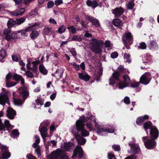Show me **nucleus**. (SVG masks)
Segmentation results:
<instances>
[{
	"label": "nucleus",
	"mask_w": 159,
	"mask_h": 159,
	"mask_svg": "<svg viewBox=\"0 0 159 159\" xmlns=\"http://www.w3.org/2000/svg\"><path fill=\"white\" fill-rule=\"evenodd\" d=\"M91 41L92 44L91 50L92 52L96 54H101L102 49L104 44L103 41L102 40L93 39Z\"/></svg>",
	"instance_id": "1"
},
{
	"label": "nucleus",
	"mask_w": 159,
	"mask_h": 159,
	"mask_svg": "<svg viewBox=\"0 0 159 159\" xmlns=\"http://www.w3.org/2000/svg\"><path fill=\"white\" fill-rule=\"evenodd\" d=\"M123 81H120L118 84V87L120 89H123L124 88L129 86L131 83L130 78L128 75H125L123 76Z\"/></svg>",
	"instance_id": "2"
},
{
	"label": "nucleus",
	"mask_w": 159,
	"mask_h": 159,
	"mask_svg": "<svg viewBox=\"0 0 159 159\" xmlns=\"http://www.w3.org/2000/svg\"><path fill=\"white\" fill-rule=\"evenodd\" d=\"M52 154H53L55 159H68V157L65 152L59 149L52 152Z\"/></svg>",
	"instance_id": "3"
},
{
	"label": "nucleus",
	"mask_w": 159,
	"mask_h": 159,
	"mask_svg": "<svg viewBox=\"0 0 159 159\" xmlns=\"http://www.w3.org/2000/svg\"><path fill=\"white\" fill-rule=\"evenodd\" d=\"M152 79L151 74L149 72H146L140 77L139 83L147 85L150 83Z\"/></svg>",
	"instance_id": "4"
},
{
	"label": "nucleus",
	"mask_w": 159,
	"mask_h": 159,
	"mask_svg": "<svg viewBox=\"0 0 159 159\" xmlns=\"http://www.w3.org/2000/svg\"><path fill=\"white\" fill-rule=\"evenodd\" d=\"M120 74L119 72L115 71L112 74L111 77L110 78L109 80V84L113 86L116 81H120Z\"/></svg>",
	"instance_id": "5"
},
{
	"label": "nucleus",
	"mask_w": 159,
	"mask_h": 159,
	"mask_svg": "<svg viewBox=\"0 0 159 159\" xmlns=\"http://www.w3.org/2000/svg\"><path fill=\"white\" fill-rule=\"evenodd\" d=\"M155 139H147L144 142L145 148L148 149H152L154 148L157 145V142Z\"/></svg>",
	"instance_id": "6"
},
{
	"label": "nucleus",
	"mask_w": 159,
	"mask_h": 159,
	"mask_svg": "<svg viewBox=\"0 0 159 159\" xmlns=\"http://www.w3.org/2000/svg\"><path fill=\"white\" fill-rule=\"evenodd\" d=\"M11 125L10 124L9 121L7 120H6L4 121V124H3L1 119L0 118V131H2L1 133H3L2 131H5L6 129L8 130L11 129Z\"/></svg>",
	"instance_id": "7"
},
{
	"label": "nucleus",
	"mask_w": 159,
	"mask_h": 159,
	"mask_svg": "<svg viewBox=\"0 0 159 159\" xmlns=\"http://www.w3.org/2000/svg\"><path fill=\"white\" fill-rule=\"evenodd\" d=\"M122 40L124 44H131L132 40V36L130 32L125 33L122 37Z\"/></svg>",
	"instance_id": "8"
},
{
	"label": "nucleus",
	"mask_w": 159,
	"mask_h": 159,
	"mask_svg": "<svg viewBox=\"0 0 159 159\" xmlns=\"http://www.w3.org/2000/svg\"><path fill=\"white\" fill-rule=\"evenodd\" d=\"M83 156V151L82 148L81 147H76L74 151L73 155L71 157L73 158L74 157H75L81 158Z\"/></svg>",
	"instance_id": "9"
},
{
	"label": "nucleus",
	"mask_w": 159,
	"mask_h": 159,
	"mask_svg": "<svg viewBox=\"0 0 159 159\" xmlns=\"http://www.w3.org/2000/svg\"><path fill=\"white\" fill-rule=\"evenodd\" d=\"M111 11L115 17L117 18L120 17L125 11L124 9L121 7H116L115 9L111 10Z\"/></svg>",
	"instance_id": "10"
},
{
	"label": "nucleus",
	"mask_w": 159,
	"mask_h": 159,
	"mask_svg": "<svg viewBox=\"0 0 159 159\" xmlns=\"http://www.w3.org/2000/svg\"><path fill=\"white\" fill-rule=\"evenodd\" d=\"M150 138L156 140L159 137V131L155 126H153L150 131Z\"/></svg>",
	"instance_id": "11"
},
{
	"label": "nucleus",
	"mask_w": 159,
	"mask_h": 159,
	"mask_svg": "<svg viewBox=\"0 0 159 159\" xmlns=\"http://www.w3.org/2000/svg\"><path fill=\"white\" fill-rule=\"evenodd\" d=\"M39 25V24L35 23L34 25L28 27L24 30H19L20 33H21V34L23 37H27L28 35V32L32 28L35 27V28L34 29H35L36 27L37 26H38Z\"/></svg>",
	"instance_id": "12"
},
{
	"label": "nucleus",
	"mask_w": 159,
	"mask_h": 159,
	"mask_svg": "<svg viewBox=\"0 0 159 159\" xmlns=\"http://www.w3.org/2000/svg\"><path fill=\"white\" fill-rule=\"evenodd\" d=\"M86 19L87 20L92 23V25H94L96 27H98L100 26L99 20L91 16L87 15L86 16Z\"/></svg>",
	"instance_id": "13"
},
{
	"label": "nucleus",
	"mask_w": 159,
	"mask_h": 159,
	"mask_svg": "<svg viewBox=\"0 0 159 159\" xmlns=\"http://www.w3.org/2000/svg\"><path fill=\"white\" fill-rule=\"evenodd\" d=\"M6 103L9 105L10 104L8 96L4 94L3 95L0 93V104L4 106Z\"/></svg>",
	"instance_id": "14"
},
{
	"label": "nucleus",
	"mask_w": 159,
	"mask_h": 159,
	"mask_svg": "<svg viewBox=\"0 0 159 159\" xmlns=\"http://www.w3.org/2000/svg\"><path fill=\"white\" fill-rule=\"evenodd\" d=\"M16 115V112L12 108H9L7 110V116L10 119H13Z\"/></svg>",
	"instance_id": "15"
},
{
	"label": "nucleus",
	"mask_w": 159,
	"mask_h": 159,
	"mask_svg": "<svg viewBox=\"0 0 159 159\" xmlns=\"http://www.w3.org/2000/svg\"><path fill=\"white\" fill-rule=\"evenodd\" d=\"M149 119V116L148 115L139 116L136 119V124L138 125L141 126L144 121L148 120Z\"/></svg>",
	"instance_id": "16"
},
{
	"label": "nucleus",
	"mask_w": 159,
	"mask_h": 159,
	"mask_svg": "<svg viewBox=\"0 0 159 159\" xmlns=\"http://www.w3.org/2000/svg\"><path fill=\"white\" fill-rule=\"evenodd\" d=\"M24 8L19 7L15 11L11 12V14L13 16H17L19 15H21L23 14L25 11Z\"/></svg>",
	"instance_id": "17"
},
{
	"label": "nucleus",
	"mask_w": 159,
	"mask_h": 159,
	"mask_svg": "<svg viewBox=\"0 0 159 159\" xmlns=\"http://www.w3.org/2000/svg\"><path fill=\"white\" fill-rule=\"evenodd\" d=\"M19 33H20L19 31L13 32L11 33L9 36H5V39L8 41H11V39H17L19 38L17 34Z\"/></svg>",
	"instance_id": "18"
},
{
	"label": "nucleus",
	"mask_w": 159,
	"mask_h": 159,
	"mask_svg": "<svg viewBox=\"0 0 159 159\" xmlns=\"http://www.w3.org/2000/svg\"><path fill=\"white\" fill-rule=\"evenodd\" d=\"M143 128L146 131L147 133H148L147 129H149L151 130L154 126H153L152 122L150 121H146L144 123L143 125Z\"/></svg>",
	"instance_id": "19"
},
{
	"label": "nucleus",
	"mask_w": 159,
	"mask_h": 159,
	"mask_svg": "<svg viewBox=\"0 0 159 159\" xmlns=\"http://www.w3.org/2000/svg\"><path fill=\"white\" fill-rule=\"evenodd\" d=\"M130 146L131 147V151L133 154H137L139 152L140 149L138 145L134 144L130 145Z\"/></svg>",
	"instance_id": "20"
},
{
	"label": "nucleus",
	"mask_w": 159,
	"mask_h": 159,
	"mask_svg": "<svg viewBox=\"0 0 159 159\" xmlns=\"http://www.w3.org/2000/svg\"><path fill=\"white\" fill-rule=\"evenodd\" d=\"M86 3L88 7H91L94 9L98 5L97 1L95 0H93V1H91L90 0H88L86 1Z\"/></svg>",
	"instance_id": "21"
},
{
	"label": "nucleus",
	"mask_w": 159,
	"mask_h": 159,
	"mask_svg": "<svg viewBox=\"0 0 159 159\" xmlns=\"http://www.w3.org/2000/svg\"><path fill=\"white\" fill-rule=\"evenodd\" d=\"M112 23L114 25L118 27L119 29H121V26L123 25V23L120 19L118 18L114 19L113 20Z\"/></svg>",
	"instance_id": "22"
},
{
	"label": "nucleus",
	"mask_w": 159,
	"mask_h": 159,
	"mask_svg": "<svg viewBox=\"0 0 159 159\" xmlns=\"http://www.w3.org/2000/svg\"><path fill=\"white\" fill-rule=\"evenodd\" d=\"M158 44L156 41L151 40L148 44L149 48L152 50H154L158 48Z\"/></svg>",
	"instance_id": "23"
},
{
	"label": "nucleus",
	"mask_w": 159,
	"mask_h": 159,
	"mask_svg": "<svg viewBox=\"0 0 159 159\" xmlns=\"http://www.w3.org/2000/svg\"><path fill=\"white\" fill-rule=\"evenodd\" d=\"M7 56L6 50L2 49L0 50V61L4 62V60L3 59Z\"/></svg>",
	"instance_id": "24"
},
{
	"label": "nucleus",
	"mask_w": 159,
	"mask_h": 159,
	"mask_svg": "<svg viewBox=\"0 0 159 159\" xmlns=\"http://www.w3.org/2000/svg\"><path fill=\"white\" fill-rule=\"evenodd\" d=\"M75 126L77 132L79 133L80 131L84 128L85 125L76 121L75 123Z\"/></svg>",
	"instance_id": "25"
},
{
	"label": "nucleus",
	"mask_w": 159,
	"mask_h": 159,
	"mask_svg": "<svg viewBox=\"0 0 159 159\" xmlns=\"http://www.w3.org/2000/svg\"><path fill=\"white\" fill-rule=\"evenodd\" d=\"M47 130L46 127H43L41 129L40 131L42 137L44 140L47 136Z\"/></svg>",
	"instance_id": "26"
},
{
	"label": "nucleus",
	"mask_w": 159,
	"mask_h": 159,
	"mask_svg": "<svg viewBox=\"0 0 159 159\" xmlns=\"http://www.w3.org/2000/svg\"><path fill=\"white\" fill-rule=\"evenodd\" d=\"M79 78L81 80H84L85 81H88L90 78L89 75L87 74L84 75L82 73H79L78 74Z\"/></svg>",
	"instance_id": "27"
},
{
	"label": "nucleus",
	"mask_w": 159,
	"mask_h": 159,
	"mask_svg": "<svg viewBox=\"0 0 159 159\" xmlns=\"http://www.w3.org/2000/svg\"><path fill=\"white\" fill-rule=\"evenodd\" d=\"M91 120V118L89 117H88L87 119L85 116L83 115L81 117H80L79 120H77L76 121L79 122L81 123L84 124L86 121L89 120L90 121V120Z\"/></svg>",
	"instance_id": "28"
},
{
	"label": "nucleus",
	"mask_w": 159,
	"mask_h": 159,
	"mask_svg": "<svg viewBox=\"0 0 159 159\" xmlns=\"http://www.w3.org/2000/svg\"><path fill=\"white\" fill-rule=\"evenodd\" d=\"M39 69L40 72L43 75H46L48 74V71L43 64L39 65Z\"/></svg>",
	"instance_id": "29"
},
{
	"label": "nucleus",
	"mask_w": 159,
	"mask_h": 159,
	"mask_svg": "<svg viewBox=\"0 0 159 159\" xmlns=\"http://www.w3.org/2000/svg\"><path fill=\"white\" fill-rule=\"evenodd\" d=\"M94 122L95 123V127L97 129V133L98 134H101V133L102 132H103V131H102L101 129H104V128L102 127H101V126H100L98 123H97L96 122V120H94Z\"/></svg>",
	"instance_id": "30"
},
{
	"label": "nucleus",
	"mask_w": 159,
	"mask_h": 159,
	"mask_svg": "<svg viewBox=\"0 0 159 159\" xmlns=\"http://www.w3.org/2000/svg\"><path fill=\"white\" fill-rule=\"evenodd\" d=\"M99 71L95 74L94 76V79L97 81H98L99 80L101 76L102 75V68H100Z\"/></svg>",
	"instance_id": "31"
},
{
	"label": "nucleus",
	"mask_w": 159,
	"mask_h": 159,
	"mask_svg": "<svg viewBox=\"0 0 159 159\" xmlns=\"http://www.w3.org/2000/svg\"><path fill=\"white\" fill-rule=\"evenodd\" d=\"M15 25H16V20L12 19H9L7 23V26L9 29L11 28Z\"/></svg>",
	"instance_id": "32"
},
{
	"label": "nucleus",
	"mask_w": 159,
	"mask_h": 159,
	"mask_svg": "<svg viewBox=\"0 0 159 159\" xmlns=\"http://www.w3.org/2000/svg\"><path fill=\"white\" fill-rule=\"evenodd\" d=\"M39 34L38 31L35 30L32 31L30 34V37L31 39L33 40L36 38Z\"/></svg>",
	"instance_id": "33"
},
{
	"label": "nucleus",
	"mask_w": 159,
	"mask_h": 159,
	"mask_svg": "<svg viewBox=\"0 0 159 159\" xmlns=\"http://www.w3.org/2000/svg\"><path fill=\"white\" fill-rule=\"evenodd\" d=\"M19 134L18 130L17 129L13 130L11 133V136L12 138H14L18 136Z\"/></svg>",
	"instance_id": "34"
},
{
	"label": "nucleus",
	"mask_w": 159,
	"mask_h": 159,
	"mask_svg": "<svg viewBox=\"0 0 159 159\" xmlns=\"http://www.w3.org/2000/svg\"><path fill=\"white\" fill-rule=\"evenodd\" d=\"M18 83V82H16L12 81L9 82L7 81L6 82V87L7 88L13 87L16 85Z\"/></svg>",
	"instance_id": "35"
},
{
	"label": "nucleus",
	"mask_w": 159,
	"mask_h": 159,
	"mask_svg": "<svg viewBox=\"0 0 159 159\" xmlns=\"http://www.w3.org/2000/svg\"><path fill=\"white\" fill-rule=\"evenodd\" d=\"M25 20V18L22 17L16 20V25H19L23 23Z\"/></svg>",
	"instance_id": "36"
},
{
	"label": "nucleus",
	"mask_w": 159,
	"mask_h": 159,
	"mask_svg": "<svg viewBox=\"0 0 159 159\" xmlns=\"http://www.w3.org/2000/svg\"><path fill=\"white\" fill-rule=\"evenodd\" d=\"M127 4H126L127 9L129 10H132L133 9L134 6V2L128 1L127 2Z\"/></svg>",
	"instance_id": "37"
},
{
	"label": "nucleus",
	"mask_w": 159,
	"mask_h": 159,
	"mask_svg": "<svg viewBox=\"0 0 159 159\" xmlns=\"http://www.w3.org/2000/svg\"><path fill=\"white\" fill-rule=\"evenodd\" d=\"M130 57V55L129 54L125 53L124 54V58L126 59V62L129 63H130L131 62Z\"/></svg>",
	"instance_id": "38"
},
{
	"label": "nucleus",
	"mask_w": 159,
	"mask_h": 159,
	"mask_svg": "<svg viewBox=\"0 0 159 159\" xmlns=\"http://www.w3.org/2000/svg\"><path fill=\"white\" fill-rule=\"evenodd\" d=\"M11 156V153L10 152L3 153H2V158L0 157V159H7Z\"/></svg>",
	"instance_id": "39"
},
{
	"label": "nucleus",
	"mask_w": 159,
	"mask_h": 159,
	"mask_svg": "<svg viewBox=\"0 0 159 159\" xmlns=\"http://www.w3.org/2000/svg\"><path fill=\"white\" fill-rule=\"evenodd\" d=\"M12 77L13 79L16 81H19L20 80L21 78H22V76L18 75L16 73H15L13 75Z\"/></svg>",
	"instance_id": "40"
},
{
	"label": "nucleus",
	"mask_w": 159,
	"mask_h": 159,
	"mask_svg": "<svg viewBox=\"0 0 159 159\" xmlns=\"http://www.w3.org/2000/svg\"><path fill=\"white\" fill-rule=\"evenodd\" d=\"M80 132L82 136L83 137L88 136L89 134V132L86 130L84 128L80 131Z\"/></svg>",
	"instance_id": "41"
},
{
	"label": "nucleus",
	"mask_w": 159,
	"mask_h": 159,
	"mask_svg": "<svg viewBox=\"0 0 159 159\" xmlns=\"http://www.w3.org/2000/svg\"><path fill=\"white\" fill-rule=\"evenodd\" d=\"M66 30V26L64 25H62L58 29V31L59 33L61 34L64 32Z\"/></svg>",
	"instance_id": "42"
},
{
	"label": "nucleus",
	"mask_w": 159,
	"mask_h": 159,
	"mask_svg": "<svg viewBox=\"0 0 159 159\" xmlns=\"http://www.w3.org/2000/svg\"><path fill=\"white\" fill-rule=\"evenodd\" d=\"M82 39L81 37L78 35H74L72 38L71 41H75L78 42L81 41Z\"/></svg>",
	"instance_id": "43"
},
{
	"label": "nucleus",
	"mask_w": 159,
	"mask_h": 159,
	"mask_svg": "<svg viewBox=\"0 0 159 159\" xmlns=\"http://www.w3.org/2000/svg\"><path fill=\"white\" fill-rule=\"evenodd\" d=\"M14 104L17 105H21L23 104L22 101L20 99L14 98Z\"/></svg>",
	"instance_id": "44"
},
{
	"label": "nucleus",
	"mask_w": 159,
	"mask_h": 159,
	"mask_svg": "<svg viewBox=\"0 0 159 159\" xmlns=\"http://www.w3.org/2000/svg\"><path fill=\"white\" fill-rule=\"evenodd\" d=\"M139 45L138 47V49H145L146 48V44L145 42H141L139 43Z\"/></svg>",
	"instance_id": "45"
},
{
	"label": "nucleus",
	"mask_w": 159,
	"mask_h": 159,
	"mask_svg": "<svg viewBox=\"0 0 159 159\" xmlns=\"http://www.w3.org/2000/svg\"><path fill=\"white\" fill-rule=\"evenodd\" d=\"M140 83L136 81L131 82L129 85L130 87L133 88H136L139 87Z\"/></svg>",
	"instance_id": "46"
},
{
	"label": "nucleus",
	"mask_w": 159,
	"mask_h": 159,
	"mask_svg": "<svg viewBox=\"0 0 159 159\" xmlns=\"http://www.w3.org/2000/svg\"><path fill=\"white\" fill-rule=\"evenodd\" d=\"M20 94L23 97L24 99H26L27 97L29 95V93L28 91H24L21 93Z\"/></svg>",
	"instance_id": "47"
},
{
	"label": "nucleus",
	"mask_w": 159,
	"mask_h": 159,
	"mask_svg": "<svg viewBox=\"0 0 159 159\" xmlns=\"http://www.w3.org/2000/svg\"><path fill=\"white\" fill-rule=\"evenodd\" d=\"M52 29L48 27L45 28L43 30L44 34L45 35H49Z\"/></svg>",
	"instance_id": "48"
},
{
	"label": "nucleus",
	"mask_w": 159,
	"mask_h": 159,
	"mask_svg": "<svg viewBox=\"0 0 159 159\" xmlns=\"http://www.w3.org/2000/svg\"><path fill=\"white\" fill-rule=\"evenodd\" d=\"M69 32H71L72 34H74L76 31L75 28L73 25H71L67 27Z\"/></svg>",
	"instance_id": "49"
},
{
	"label": "nucleus",
	"mask_w": 159,
	"mask_h": 159,
	"mask_svg": "<svg viewBox=\"0 0 159 159\" xmlns=\"http://www.w3.org/2000/svg\"><path fill=\"white\" fill-rule=\"evenodd\" d=\"M2 153L9 152L7 147L4 146H2L1 147Z\"/></svg>",
	"instance_id": "50"
},
{
	"label": "nucleus",
	"mask_w": 159,
	"mask_h": 159,
	"mask_svg": "<svg viewBox=\"0 0 159 159\" xmlns=\"http://www.w3.org/2000/svg\"><path fill=\"white\" fill-rule=\"evenodd\" d=\"M101 129L102 131H103V132H107L108 133H113L114 131V129L112 128L107 129L104 128V129Z\"/></svg>",
	"instance_id": "51"
},
{
	"label": "nucleus",
	"mask_w": 159,
	"mask_h": 159,
	"mask_svg": "<svg viewBox=\"0 0 159 159\" xmlns=\"http://www.w3.org/2000/svg\"><path fill=\"white\" fill-rule=\"evenodd\" d=\"M112 148L114 151H119L120 149L119 145L115 144H114L112 146Z\"/></svg>",
	"instance_id": "52"
},
{
	"label": "nucleus",
	"mask_w": 159,
	"mask_h": 159,
	"mask_svg": "<svg viewBox=\"0 0 159 159\" xmlns=\"http://www.w3.org/2000/svg\"><path fill=\"white\" fill-rule=\"evenodd\" d=\"M35 102L37 105L42 106L43 104V103L41 99L37 98L35 100Z\"/></svg>",
	"instance_id": "53"
},
{
	"label": "nucleus",
	"mask_w": 159,
	"mask_h": 159,
	"mask_svg": "<svg viewBox=\"0 0 159 159\" xmlns=\"http://www.w3.org/2000/svg\"><path fill=\"white\" fill-rule=\"evenodd\" d=\"M118 72L120 74L123 73H124V70L125 69L124 68V66L122 65H120V66L118 68Z\"/></svg>",
	"instance_id": "54"
},
{
	"label": "nucleus",
	"mask_w": 159,
	"mask_h": 159,
	"mask_svg": "<svg viewBox=\"0 0 159 159\" xmlns=\"http://www.w3.org/2000/svg\"><path fill=\"white\" fill-rule=\"evenodd\" d=\"M54 3L52 1H50L47 3V8H50L54 5Z\"/></svg>",
	"instance_id": "55"
},
{
	"label": "nucleus",
	"mask_w": 159,
	"mask_h": 159,
	"mask_svg": "<svg viewBox=\"0 0 159 159\" xmlns=\"http://www.w3.org/2000/svg\"><path fill=\"white\" fill-rule=\"evenodd\" d=\"M11 30L5 29L3 31V34L5 35V36H9L11 33Z\"/></svg>",
	"instance_id": "56"
},
{
	"label": "nucleus",
	"mask_w": 159,
	"mask_h": 159,
	"mask_svg": "<svg viewBox=\"0 0 159 159\" xmlns=\"http://www.w3.org/2000/svg\"><path fill=\"white\" fill-rule=\"evenodd\" d=\"M25 74L27 76L30 78H33L34 77L33 74L30 71H27L25 72Z\"/></svg>",
	"instance_id": "57"
},
{
	"label": "nucleus",
	"mask_w": 159,
	"mask_h": 159,
	"mask_svg": "<svg viewBox=\"0 0 159 159\" xmlns=\"http://www.w3.org/2000/svg\"><path fill=\"white\" fill-rule=\"evenodd\" d=\"M124 102L126 104H129L130 103L129 98L127 96L125 97L124 99Z\"/></svg>",
	"instance_id": "58"
},
{
	"label": "nucleus",
	"mask_w": 159,
	"mask_h": 159,
	"mask_svg": "<svg viewBox=\"0 0 159 159\" xmlns=\"http://www.w3.org/2000/svg\"><path fill=\"white\" fill-rule=\"evenodd\" d=\"M79 141V143H78L80 145H84L85 143L86 142V139L83 137L81 138Z\"/></svg>",
	"instance_id": "59"
},
{
	"label": "nucleus",
	"mask_w": 159,
	"mask_h": 159,
	"mask_svg": "<svg viewBox=\"0 0 159 159\" xmlns=\"http://www.w3.org/2000/svg\"><path fill=\"white\" fill-rule=\"evenodd\" d=\"M118 55V52H114L111 54V58L114 59L117 58Z\"/></svg>",
	"instance_id": "60"
},
{
	"label": "nucleus",
	"mask_w": 159,
	"mask_h": 159,
	"mask_svg": "<svg viewBox=\"0 0 159 159\" xmlns=\"http://www.w3.org/2000/svg\"><path fill=\"white\" fill-rule=\"evenodd\" d=\"M70 64L74 66V68L77 70H80V67L79 65H78L75 62H72L70 63Z\"/></svg>",
	"instance_id": "61"
},
{
	"label": "nucleus",
	"mask_w": 159,
	"mask_h": 159,
	"mask_svg": "<svg viewBox=\"0 0 159 159\" xmlns=\"http://www.w3.org/2000/svg\"><path fill=\"white\" fill-rule=\"evenodd\" d=\"M75 138L76 139L77 141L78 142V143H79L80 140L82 137H81L80 135L78 134H75Z\"/></svg>",
	"instance_id": "62"
},
{
	"label": "nucleus",
	"mask_w": 159,
	"mask_h": 159,
	"mask_svg": "<svg viewBox=\"0 0 159 159\" xmlns=\"http://www.w3.org/2000/svg\"><path fill=\"white\" fill-rule=\"evenodd\" d=\"M108 157L109 159H116L114 155L111 153L108 154Z\"/></svg>",
	"instance_id": "63"
},
{
	"label": "nucleus",
	"mask_w": 159,
	"mask_h": 159,
	"mask_svg": "<svg viewBox=\"0 0 159 159\" xmlns=\"http://www.w3.org/2000/svg\"><path fill=\"white\" fill-rule=\"evenodd\" d=\"M63 3L62 0H55V4L56 6H58Z\"/></svg>",
	"instance_id": "64"
}]
</instances>
